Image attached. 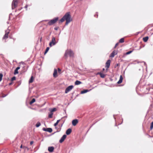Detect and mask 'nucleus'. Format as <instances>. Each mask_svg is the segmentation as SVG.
I'll return each mask as SVG.
<instances>
[{"instance_id":"473e14b6","label":"nucleus","mask_w":153,"mask_h":153,"mask_svg":"<svg viewBox=\"0 0 153 153\" xmlns=\"http://www.w3.org/2000/svg\"><path fill=\"white\" fill-rule=\"evenodd\" d=\"M16 79V77L15 76H14L12 78H11V81H13V80H14Z\"/></svg>"},{"instance_id":"79ce46f5","label":"nucleus","mask_w":153,"mask_h":153,"mask_svg":"<svg viewBox=\"0 0 153 153\" xmlns=\"http://www.w3.org/2000/svg\"><path fill=\"white\" fill-rule=\"evenodd\" d=\"M12 84V82H11L10 83H9V85H11Z\"/></svg>"},{"instance_id":"f704fd0d","label":"nucleus","mask_w":153,"mask_h":153,"mask_svg":"<svg viewBox=\"0 0 153 153\" xmlns=\"http://www.w3.org/2000/svg\"><path fill=\"white\" fill-rule=\"evenodd\" d=\"M119 44V43H117L115 45V46L114 47V48H115L117 46H118V45Z\"/></svg>"},{"instance_id":"412c9836","label":"nucleus","mask_w":153,"mask_h":153,"mask_svg":"<svg viewBox=\"0 0 153 153\" xmlns=\"http://www.w3.org/2000/svg\"><path fill=\"white\" fill-rule=\"evenodd\" d=\"M148 38H148V36H146V37L143 38V40L144 42H146L147 41V40H148Z\"/></svg>"},{"instance_id":"a19ab883","label":"nucleus","mask_w":153,"mask_h":153,"mask_svg":"<svg viewBox=\"0 0 153 153\" xmlns=\"http://www.w3.org/2000/svg\"><path fill=\"white\" fill-rule=\"evenodd\" d=\"M27 5H26L25 6V7L26 8H27Z\"/></svg>"},{"instance_id":"a211bd4d","label":"nucleus","mask_w":153,"mask_h":153,"mask_svg":"<svg viewBox=\"0 0 153 153\" xmlns=\"http://www.w3.org/2000/svg\"><path fill=\"white\" fill-rule=\"evenodd\" d=\"M89 91V90H85L83 91H82L81 92V94H83L87 93V92Z\"/></svg>"},{"instance_id":"9d476101","label":"nucleus","mask_w":153,"mask_h":153,"mask_svg":"<svg viewBox=\"0 0 153 153\" xmlns=\"http://www.w3.org/2000/svg\"><path fill=\"white\" fill-rule=\"evenodd\" d=\"M66 137H67L66 135L65 134L64 135L62 136V137L61 138V139L59 141V142L60 143H62L64 141Z\"/></svg>"},{"instance_id":"20e7f679","label":"nucleus","mask_w":153,"mask_h":153,"mask_svg":"<svg viewBox=\"0 0 153 153\" xmlns=\"http://www.w3.org/2000/svg\"><path fill=\"white\" fill-rule=\"evenodd\" d=\"M56 42V41L55 38L53 37H52L51 42L49 43V46L50 47H51L52 46L55 45Z\"/></svg>"},{"instance_id":"7ed1b4c3","label":"nucleus","mask_w":153,"mask_h":153,"mask_svg":"<svg viewBox=\"0 0 153 153\" xmlns=\"http://www.w3.org/2000/svg\"><path fill=\"white\" fill-rule=\"evenodd\" d=\"M58 19V17H56L50 21L48 23V24L50 25H51L55 23Z\"/></svg>"},{"instance_id":"aec40b11","label":"nucleus","mask_w":153,"mask_h":153,"mask_svg":"<svg viewBox=\"0 0 153 153\" xmlns=\"http://www.w3.org/2000/svg\"><path fill=\"white\" fill-rule=\"evenodd\" d=\"M82 83V82L80 81L76 80L75 83V85H77L80 84Z\"/></svg>"},{"instance_id":"4468645a","label":"nucleus","mask_w":153,"mask_h":153,"mask_svg":"<svg viewBox=\"0 0 153 153\" xmlns=\"http://www.w3.org/2000/svg\"><path fill=\"white\" fill-rule=\"evenodd\" d=\"M57 70L56 69H54V72H53V77H57Z\"/></svg>"},{"instance_id":"c03bdc74","label":"nucleus","mask_w":153,"mask_h":153,"mask_svg":"<svg viewBox=\"0 0 153 153\" xmlns=\"http://www.w3.org/2000/svg\"><path fill=\"white\" fill-rule=\"evenodd\" d=\"M144 64L145 65H146V63L145 62H144Z\"/></svg>"},{"instance_id":"4c0bfd02","label":"nucleus","mask_w":153,"mask_h":153,"mask_svg":"<svg viewBox=\"0 0 153 153\" xmlns=\"http://www.w3.org/2000/svg\"><path fill=\"white\" fill-rule=\"evenodd\" d=\"M54 29L55 30H57L58 29V28L57 27H55L54 28Z\"/></svg>"},{"instance_id":"2f4dec72","label":"nucleus","mask_w":153,"mask_h":153,"mask_svg":"<svg viewBox=\"0 0 153 153\" xmlns=\"http://www.w3.org/2000/svg\"><path fill=\"white\" fill-rule=\"evenodd\" d=\"M3 74H0V81H1L2 79Z\"/></svg>"},{"instance_id":"a18cd8bd","label":"nucleus","mask_w":153,"mask_h":153,"mask_svg":"<svg viewBox=\"0 0 153 153\" xmlns=\"http://www.w3.org/2000/svg\"><path fill=\"white\" fill-rule=\"evenodd\" d=\"M104 70H105V69H104V68H103V71H104Z\"/></svg>"},{"instance_id":"2eb2a0df","label":"nucleus","mask_w":153,"mask_h":153,"mask_svg":"<svg viewBox=\"0 0 153 153\" xmlns=\"http://www.w3.org/2000/svg\"><path fill=\"white\" fill-rule=\"evenodd\" d=\"M123 80V78L122 76V75H120V79L117 82V83L119 84L121 83L122 82Z\"/></svg>"},{"instance_id":"39448f33","label":"nucleus","mask_w":153,"mask_h":153,"mask_svg":"<svg viewBox=\"0 0 153 153\" xmlns=\"http://www.w3.org/2000/svg\"><path fill=\"white\" fill-rule=\"evenodd\" d=\"M74 86L72 85H70L66 88L65 91V93H67L69 91H71L73 88Z\"/></svg>"},{"instance_id":"f3484780","label":"nucleus","mask_w":153,"mask_h":153,"mask_svg":"<svg viewBox=\"0 0 153 153\" xmlns=\"http://www.w3.org/2000/svg\"><path fill=\"white\" fill-rule=\"evenodd\" d=\"M97 74H99L101 78H104L105 77V75L102 73H98Z\"/></svg>"},{"instance_id":"f03ea898","label":"nucleus","mask_w":153,"mask_h":153,"mask_svg":"<svg viewBox=\"0 0 153 153\" xmlns=\"http://www.w3.org/2000/svg\"><path fill=\"white\" fill-rule=\"evenodd\" d=\"M74 54L73 52L71 50H67L65 52V56H67L68 55H69L70 57H73Z\"/></svg>"},{"instance_id":"9b49d317","label":"nucleus","mask_w":153,"mask_h":153,"mask_svg":"<svg viewBox=\"0 0 153 153\" xmlns=\"http://www.w3.org/2000/svg\"><path fill=\"white\" fill-rule=\"evenodd\" d=\"M110 63H111L110 60L108 59L107 61L106 62V64H105L106 67L107 68H108L109 67L110 64Z\"/></svg>"},{"instance_id":"6e6552de","label":"nucleus","mask_w":153,"mask_h":153,"mask_svg":"<svg viewBox=\"0 0 153 153\" xmlns=\"http://www.w3.org/2000/svg\"><path fill=\"white\" fill-rule=\"evenodd\" d=\"M42 130L44 131H48L50 133L52 131V129L51 128H43Z\"/></svg>"},{"instance_id":"37998d69","label":"nucleus","mask_w":153,"mask_h":153,"mask_svg":"<svg viewBox=\"0 0 153 153\" xmlns=\"http://www.w3.org/2000/svg\"><path fill=\"white\" fill-rule=\"evenodd\" d=\"M20 148H22V145H21V146H20Z\"/></svg>"},{"instance_id":"7c9ffc66","label":"nucleus","mask_w":153,"mask_h":153,"mask_svg":"<svg viewBox=\"0 0 153 153\" xmlns=\"http://www.w3.org/2000/svg\"><path fill=\"white\" fill-rule=\"evenodd\" d=\"M18 73V70L16 69L14 71V74H16Z\"/></svg>"},{"instance_id":"423d86ee","label":"nucleus","mask_w":153,"mask_h":153,"mask_svg":"<svg viewBox=\"0 0 153 153\" xmlns=\"http://www.w3.org/2000/svg\"><path fill=\"white\" fill-rule=\"evenodd\" d=\"M17 2L16 1L13 0L12 4V9L15 8L17 7Z\"/></svg>"},{"instance_id":"6ab92c4d","label":"nucleus","mask_w":153,"mask_h":153,"mask_svg":"<svg viewBox=\"0 0 153 153\" xmlns=\"http://www.w3.org/2000/svg\"><path fill=\"white\" fill-rule=\"evenodd\" d=\"M34 80V78L33 76H32L30 79L29 82V83L32 82Z\"/></svg>"},{"instance_id":"ea45409f","label":"nucleus","mask_w":153,"mask_h":153,"mask_svg":"<svg viewBox=\"0 0 153 153\" xmlns=\"http://www.w3.org/2000/svg\"><path fill=\"white\" fill-rule=\"evenodd\" d=\"M58 70L59 71H61V70L59 69V68H58Z\"/></svg>"},{"instance_id":"393cba45","label":"nucleus","mask_w":153,"mask_h":153,"mask_svg":"<svg viewBox=\"0 0 153 153\" xmlns=\"http://www.w3.org/2000/svg\"><path fill=\"white\" fill-rule=\"evenodd\" d=\"M40 125H41V123L39 122H38L37 123H36V127H38Z\"/></svg>"},{"instance_id":"c756f323","label":"nucleus","mask_w":153,"mask_h":153,"mask_svg":"<svg viewBox=\"0 0 153 153\" xmlns=\"http://www.w3.org/2000/svg\"><path fill=\"white\" fill-rule=\"evenodd\" d=\"M65 20L64 18V17L63 16V17L60 20V22H64V20Z\"/></svg>"},{"instance_id":"1a4fd4ad","label":"nucleus","mask_w":153,"mask_h":153,"mask_svg":"<svg viewBox=\"0 0 153 153\" xmlns=\"http://www.w3.org/2000/svg\"><path fill=\"white\" fill-rule=\"evenodd\" d=\"M117 51L115 50L110 55V57H113L114 56L117 54Z\"/></svg>"},{"instance_id":"5701e85b","label":"nucleus","mask_w":153,"mask_h":153,"mask_svg":"<svg viewBox=\"0 0 153 153\" xmlns=\"http://www.w3.org/2000/svg\"><path fill=\"white\" fill-rule=\"evenodd\" d=\"M53 113L52 112H51V113L49 114L48 117L49 118H51L52 117V116L53 115Z\"/></svg>"},{"instance_id":"58836bf2","label":"nucleus","mask_w":153,"mask_h":153,"mask_svg":"<svg viewBox=\"0 0 153 153\" xmlns=\"http://www.w3.org/2000/svg\"><path fill=\"white\" fill-rule=\"evenodd\" d=\"M7 95H3L2 96V97H5Z\"/></svg>"},{"instance_id":"c85d7f7f","label":"nucleus","mask_w":153,"mask_h":153,"mask_svg":"<svg viewBox=\"0 0 153 153\" xmlns=\"http://www.w3.org/2000/svg\"><path fill=\"white\" fill-rule=\"evenodd\" d=\"M60 121V120H58L57 121V122L56 123H55L54 124V126H56L58 124V123H59V122Z\"/></svg>"},{"instance_id":"72a5a7b5","label":"nucleus","mask_w":153,"mask_h":153,"mask_svg":"<svg viewBox=\"0 0 153 153\" xmlns=\"http://www.w3.org/2000/svg\"><path fill=\"white\" fill-rule=\"evenodd\" d=\"M132 52V51H130L128 52H127L126 53V54H127V55L129 54H130V53H131Z\"/></svg>"},{"instance_id":"f257e3e1","label":"nucleus","mask_w":153,"mask_h":153,"mask_svg":"<svg viewBox=\"0 0 153 153\" xmlns=\"http://www.w3.org/2000/svg\"><path fill=\"white\" fill-rule=\"evenodd\" d=\"M65 20L66 21L65 25H67L71 21H72V19L71 18L70 13V12L67 13L63 16Z\"/></svg>"},{"instance_id":"cd10ccee","label":"nucleus","mask_w":153,"mask_h":153,"mask_svg":"<svg viewBox=\"0 0 153 153\" xmlns=\"http://www.w3.org/2000/svg\"><path fill=\"white\" fill-rule=\"evenodd\" d=\"M153 128V121L151 123L150 128L151 130H152Z\"/></svg>"},{"instance_id":"b1692460","label":"nucleus","mask_w":153,"mask_h":153,"mask_svg":"<svg viewBox=\"0 0 153 153\" xmlns=\"http://www.w3.org/2000/svg\"><path fill=\"white\" fill-rule=\"evenodd\" d=\"M124 42V39L123 38H122L120 39L119 40V42L120 43H123Z\"/></svg>"},{"instance_id":"ddd939ff","label":"nucleus","mask_w":153,"mask_h":153,"mask_svg":"<svg viewBox=\"0 0 153 153\" xmlns=\"http://www.w3.org/2000/svg\"><path fill=\"white\" fill-rule=\"evenodd\" d=\"M54 149V148L53 146H49L48 147V150L51 152H53Z\"/></svg>"},{"instance_id":"c9c22d12","label":"nucleus","mask_w":153,"mask_h":153,"mask_svg":"<svg viewBox=\"0 0 153 153\" xmlns=\"http://www.w3.org/2000/svg\"><path fill=\"white\" fill-rule=\"evenodd\" d=\"M33 143V141H31L30 142V144L31 145H32Z\"/></svg>"},{"instance_id":"f8f14e48","label":"nucleus","mask_w":153,"mask_h":153,"mask_svg":"<svg viewBox=\"0 0 153 153\" xmlns=\"http://www.w3.org/2000/svg\"><path fill=\"white\" fill-rule=\"evenodd\" d=\"M78 123V120L77 119L73 120L72 121V124L74 126H75Z\"/></svg>"},{"instance_id":"a878e982","label":"nucleus","mask_w":153,"mask_h":153,"mask_svg":"<svg viewBox=\"0 0 153 153\" xmlns=\"http://www.w3.org/2000/svg\"><path fill=\"white\" fill-rule=\"evenodd\" d=\"M56 110V109L55 108H53L52 109L50 110V112L53 113V112L55 111Z\"/></svg>"},{"instance_id":"dca6fc26","label":"nucleus","mask_w":153,"mask_h":153,"mask_svg":"<svg viewBox=\"0 0 153 153\" xmlns=\"http://www.w3.org/2000/svg\"><path fill=\"white\" fill-rule=\"evenodd\" d=\"M71 128H68L66 131V134L67 135H69L71 132Z\"/></svg>"},{"instance_id":"49530a36","label":"nucleus","mask_w":153,"mask_h":153,"mask_svg":"<svg viewBox=\"0 0 153 153\" xmlns=\"http://www.w3.org/2000/svg\"><path fill=\"white\" fill-rule=\"evenodd\" d=\"M11 13H10V15H11Z\"/></svg>"},{"instance_id":"4be33fe9","label":"nucleus","mask_w":153,"mask_h":153,"mask_svg":"<svg viewBox=\"0 0 153 153\" xmlns=\"http://www.w3.org/2000/svg\"><path fill=\"white\" fill-rule=\"evenodd\" d=\"M35 101V99L34 98H33L32 99V100L30 102V104L31 105Z\"/></svg>"},{"instance_id":"e433bc0d","label":"nucleus","mask_w":153,"mask_h":153,"mask_svg":"<svg viewBox=\"0 0 153 153\" xmlns=\"http://www.w3.org/2000/svg\"><path fill=\"white\" fill-rule=\"evenodd\" d=\"M20 68V67H17V68H16V69H17V70H19Z\"/></svg>"},{"instance_id":"0eeeda50","label":"nucleus","mask_w":153,"mask_h":153,"mask_svg":"<svg viewBox=\"0 0 153 153\" xmlns=\"http://www.w3.org/2000/svg\"><path fill=\"white\" fill-rule=\"evenodd\" d=\"M9 33V29L7 30L6 31V33L4 36L3 39H6L8 37V34Z\"/></svg>"},{"instance_id":"bb28decb","label":"nucleus","mask_w":153,"mask_h":153,"mask_svg":"<svg viewBox=\"0 0 153 153\" xmlns=\"http://www.w3.org/2000/svg\"><path fill=\"white\" fill-rule=\"evenodd\" d=\"M49 47H47V48L46 49V50L45 52V53H44V54H45L46 53H47L48 52V51L49 50Z\"/></svg>"}]
</instances>
